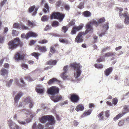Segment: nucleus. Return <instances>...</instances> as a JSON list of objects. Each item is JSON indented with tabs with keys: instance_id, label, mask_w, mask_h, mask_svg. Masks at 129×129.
Masks as SVG:
<instances>
[{
	"instance_id": "37",
	"label": "nucleus",
	"mask_w": 129,
	"mask_h": 129,
	"mask_svg": "<svg viewBox=\"0 0 129 129\" xmlns=\"http://www.w3.org/2000/svg\"><path fill=\"white\" fill-rule=\"evenodd\" d=\"M94 66L95 68L99 69H101L103 67V66L102 64L99 63L95 64Z\"/></svg>"
},
{
	"instance_id": "58",
	"label": "nucleus",
	"mask_w": 129,
	"mask_h": 129,
	"mask_svg": "<svg viewBox=\"0 0 129 129\" xmlns=\"http://www.w3.org/2000/svg\"><path fill=\"white\" fill-rule=\"evenodd\" d=\"M75 20L74 19L73 20L69 23V25L70 26L73 25L75 24Z\"/></svg>"
},
{
	"instance_id": "32",
	"label": "nucleus",
	"mask_w": 129,
	"mask_h": 129,
	"mask_svg": "<svg viewBox=\"0 0 129 129\" xmlns=\"http://www.w3.org/2000/svg\"><path fill=\"white\" fill-rule=\"evenodd\" d=\"M44 7V8L43 9L44 12L45 13H46L47 11H49V7L47 4L46 3L45 4Z\"/></svg>"
},
{
	"instance_id": "56",
	"label": "nucleus",
	"mask_w": 129,
	"mask_h": 129,
	"mask_svg": "<svg viewBox=\"0 0 129 129\" xmlns=\"http://www.w3.org/2000/svg\"><path fill=\"white\" fill-rule=\"evenodd\" d=\"M68 28L66 26H63L62 27V29L64 31V33H65L67 30Z\"/></svg>"
},
{
	"instance_id": "11",
	"label": "nucleus",
	"mask_w": 129,
	"mask_h": 129,
	"mask_svg": "<svg viewBox=\"0 0 129 129\" xmlns=\"http://www.w3.org/2000/svg\"><path fill=\"white\" fill-rule=\"evenodd\" d=\"M68 66H65L63 69L64 72L62 73L61 75V78L63 80H66L68 76L66 75V73L68 70Z\"/></svg>"
},
{
	"instance_id": "6",
	"label": "nucleus",
	"mask_w": 129,
	"mask_h": 129,
	"mask_svg": "<svg viewBox=\"0 0 129 129\" xmlns=\"http://www.w3.org/2000/svg\"><path fill=\"white\" fill-rule=\"evenodd\" d=\"M37 36V35L35 33L31 31H30L27 33L26 35L24 34H22L21 35V37L23 39H28L30 37H36Z\"/></svg>"
},
{
	"instance_id": "19",
	"label": "nucleus",
	"mask_w": 129,
	"mask_h": 129,
	"mask_svg": "<svg viewBox=\"0 0 129 129\" xmlns=\"http://www.w3.org/2000/svg\"><path fill=\"white\" fill-rule=\"evenodd\" d=\"M84 109V107L83 105L82 104H80L77 106L75 109L77 111H82Z\"/></svg>"
},
{
	"instance_id": "13",
	"label": "nucleus",
	"mask_w": 129,
	"mask_h": 129,
	"mask_svg": "<svg viewBox=\"0 0 129 129\" xmlns=\"http://www.w3.org/2000/svg\"><path fill=\"white\" fill-rule=\"evenodd\" d=\"M109 24L107 23L103 26V30L102 33L99 35L100 37H102L103 35H104L105 34V32L109 28Z\"/></svg>"
},
{
	"instance_id": "54",
	"label": "nucleus",
	"mask_w": 129,
	"mask_h": 129,
	"mask_svg": "<svg viewBox=\"0 0 129 129\" xmlns=\"http://www.w3.org/2000/svg\"><path fill=\"white\" fill-rule=\"evenodd\" d=\"M30 114V116L31 118H33L35 115V113L33 112L29 111Z\"/></svg>"
},
{
	"instance_id": "43",
	"label": "nucleus",
	"mask_w": 129,
	"mask_h": 129,
	"mask_svg": "<svg viewBox=\"0 0 129 129\" xmlns=\"http://www.w3.org/2000/svg\"><path fill=\"white\" fill-rule=\"evenodd\" d=\"M118 102V100L117 98H115L113 99L112 100V102L113 104L115 105L117 104Z\"/></svg>"
},
{
	"instance_id": "57",
	"label": "nucleus",
	"mask_w": 129,
	"mask_h": 129,
	"mask_svg": "<svg viewBox=\"0 0 129 129\" xmlns=\"http://www.w3.org/2000/svg\"><path fill=\"white\" fill-rule=\"evenodd\" d=\"M39 7V6L38 7L36 8H35V11L32 14L33 16H35L36 15L37 13V11Z\"/></svg>"
},
{
	"instance_id": "7",
	"label": "nucleus",
	"mask_w": 129,
	"mask_h": 129,
	"mask_svg": "<svg viewBox=\"0 0 129 129\" xmlns=\"http://www.w3.org/2000/svg\"><path fill=\"white\" fill-rule=\"evenodd\" d=\"M47 120L48 122L47 124V126L49 127L50 125H53L55 123V121L54 117L52 116L47 115Z\"/></svg>"
},
{
	"instance_id": "45",
	"label": "nucleus",
	"mask_w": 129,
	"mask_h": 129,
	"mask_svg": "<svg viewBox=\"0 0 129 129\" xmlns=\"http://www.w3.org/2000/svg\"><path fill=\"white\" fill-rule=\"evenodd\" d=\"M51 28V26L50 25H47L44 29V31H47L50 29Z\"/></svg>"
},
{
	"instance_id": "9",
	"label": "nucleus",
	"mask_w": 129,
	"mask_h": 129,
	"mask_svg": "<svg viewBox=\"0 0 129 129\" xmlns=\"http://www.w3.org/2000/svg\"><path fill=\"white\" fill-rule=\"evenodd\" d=\"M84 26V24H82V25L78 26H74L72 29L71 34L72 35L76 34V31H78L79 30L83 28Z\"/></svg>"
},
{
	"instance_id": "53",
	"label": "nucleus",
	"mask_w": 129,
	"mask_h": 129,
	"mask_svg": "<svg viewBox=\"0 0 129 129\" xmlns=\"http://www.w3.org/2000/svg\"><path fill=\"white\" fill-rule=\"evenodd\" d=\"M29 108L30 109H31L32 108H33V106L34 105V103L33 102L32 100L30 101V102L29 103Z\"/></svg>"
},
{
	"instance_id": "47",
	"label": "nucleus",
	"mask_w": 129,
	"mask_h": 129,
	"mask_svg": "<svg viewBox=\"0 0 129 129\" xmlns=\"http://www.w3.org/2000/svg\"><path fill=\"white\" fill-rule=\"evenodd\" d=\"M124 82L125 86H129V80L127 79H126Z\"/></svg>"
},
{
	"instance_id": "41",
	"label": "nucleus",
	"mask_w": 129,
	"mask_h": 129,
	"mask_svg": "<svg viewBox=\"0 0 129 129\" xmlns=\"http://www.w3.org/2000/svg\"><path fill=\"white\" fill-rule=\"evenodd\" d=\"M32 55L35 57H36L37 59H38V56L39 55V54L38 53L36 52H34L31 54Z\"/></svg>"
},
{
	"instance_id": "3",
	"label": "nucleus",
	"mask_w": 129,
	"mask_h": 129,
	"mask_svg": "<svg viewBox=\"0 0 129 129\" xmlns=\"http://www.w3.org/2000/svg\"><path fill=\"white\" fill-rule=\"evenodd\" d=\"M20 43L18 38H15L13 40L10 41L8 43V48L9 49L13 50L16 49Z\"/></svg>"
},
{
	"instance_id": "14",
	"label": "nucleus",
	"mask_w": 129,
	"mask_h": 129,
	"mask_svg": "<svg viewBox=\"0 0 129 129\" xmlns=\"http://www.w3.org/2000/svg\"><path fill=\"white\" fill-rule=\"evenodd\" d=\"M105 19L104 18H102L98 20V22L94 20L91 21V23L95 25L96 26H97L99 23H102L105 21Z\"/></svg>"
},
{
	"instance_id": "1",
	"label": "nucleus",
	"mask_w": 129,
	"mask_h": 129,
	"mask_svg": "<svg viewBox=\"0 0 129 129\" xmlns=\"http://www.w3.org/2000/svg\"><path fill=\"white\" fill-rule=\"evenodd\" d=\"M59 88L57 87L53 86L51 87L48 89L47 92L49 94L52 95L51 97V100L54 102H57L62 99V97L61 95H56V96H54L55 94L58 93Z\"/></svg>"
},
{
	"instance_id": "63",
	"label": "nucleus",
	"mask_w": 129,
	"mask_h": 129,
	"mask_svg": "<svg viewBox=\"0 0 129 129\" xmlns=\"http://www.w3.org/2000/svg\"><path fill=\"white\" fill-rule=\"evenodd\" d=\"M4 67L7 68H8L9 67V64L8 63H6L4 65Z\"/></svg>"
},
{
	"instance_id": "28",
	"label": "nucleus",
	"mask_w": 129,
	"mask_h": 129,
	"mask_svg": "<svg viewBox=\"0 0 129 129\" xmlns=\"http://www.w3.org/2000/svg\"><path fill=\"white\" fill-rule=\"evenodd\" d=\"M47 115L41 117L40 119V121L42 123H45L47 120Z\"/></svg>"
},
{
	"instance_id": "5",
	"label": "nucleus",
	"mask_w": 129,
	"mask_h": 129,
	"mask_svg": "<svg viewBox=\"0 0 129 129\" xmlns=\"http://www.w3.org/2000/svg\"><path fill=\"white\" fill-rule=\"evenodd\" d=\"M70 99L71 101L74 103H77L79 100L78 95L75 93H71L70 95Z\"/></svg>"
},
{
	"instance_id": "12",
	"label": "nucleus",
	"mask_w": 129,
	"mask_h": 129,
	"mask_svg": "<svg viewBox=\"0 0 129 129\" xmlns=\"http://www.w3.org/2000/svg\"><path fill=\"white\" fill-rule=\"evenodd\" d=\"M83 35H85L84 32L80 33L75 38V42L77 43L82 42L83 41V39L81 37Z\"/></svg>"
},
{
	"instance_id": "51",
	"label": "nucleus",
	"mask_w": 129,
	"mask_h": 129,
	"mask_svg": "<svg viewBox=\"0 0 129 129\" xmlns=\"http://www.w3.org/2000/svg\"><path fill=\"white\" fill-rule=\"evenodd\" d=\"M25 79L26 80H28L29 81H34V80H33L31 77L29 76H26L25 78Z\"/></svg>"
},
{
	"instance_id": "42",
	"label": "nucleus",
	"mask_w": 129,
	"mask_h": 129,
	"mask_svg": "<svg viewBox=\"0 0 129 129\" xmlns=\"http://www.w3.org/2000/svg\"><path fill=\"white\" fill-rule=\"evenodd\" d=\"M18 33L15 30H13L12 31V35L13 36H17L18 35Z\"/></svg>"
},
{
	"instance_id": "39",
	"label": "nucleus",
	"mask_w": 129,
	"mask_h": 129,
	"mask_svg": "<svg viewBox=\"0 0 129 129\" xmlns=\"http://www.w3.org/2000/svg\"><path fill=\"white\" fill-rule=\"evenodd\" d=\"M116 27L117 28L121 29L123 27V25L121 23H118L116 25Z\"/></svg>"
},
{
	"instance_id": "49",
	"label": "nucleus",
	"mask_w": 129,
	"mask_h": 129,
	"mask_svg": "<svg viewBox=\"0 0 129 129\" xmlns=\"http://www.w3.org/2000/svg\"><path fill=\"white\" fill-rule=\"evenodd\" d=\"M50 51L53 54L56 52V51L55 50L54 47H52L50 48Z\"/></svg>"
},
{
	"instance_id": "25",
	"label": "nucleus",
	"mask_w": 129,
	"mask_h": 129,
	"mask_svg": "<svg viewBox=\"0 0 129 129\" xmlns=\"http://www.w3.org/2000/svg\"><path fill=\"white\" fill-rule=\"evenodd\" d=\"M83 14L84 17H90L91 15V13L87 11L84 12L83 13Z\"/></svg>"
},
{
	"instance_id": "26",
	"label": "nucleus",
	"mask_w": 129,
	"mask_h": 129,
	"mask_svg": "<svg viewBox=\"0 0 129 129\" xmlns=\"http://www.w3.org/2000/svg\"><path fill=\"white\" fill-rule=\"evenodd\" d=\"M32 100L30 98L27 97L24 100L23 103L25 105L28 104Z\"/></svg>"
},
{
	"instance_id": "16",
	"label": "nucleus",
	"mask_w": 129,
	"mask_h": 129,
	"mask_svg": "<svg viewBox=\"0 0 129 129\" xmlns=\"http://www.w3.org/2000/svg\"><path fill=\"white\" fill-rule=\"evenodd\" d=\"M124 17L123 18H125L124 22L125 24L126 25L129 24V15L127 13H123Z\"/></svg>"
},
{
	"instance_id": "35",
	"label": "nucleus",
	"mask_w": 129,
	"mask_h": 129,
	"mask_svg": "<svg viewBox=\"0 0 129 129\" xmlns=\"http://www.w3.org/2000/svg\"><path fill=\"white\" fill-rule=\"evenodd\" d=\"M56 63V61L55 60H51L48 61V64L50 65H55Z\"/></svg>"
},
{
	"instance_id": "21",
	"label": "nucleus",
	"mask_w": 129,
	"mask_h": 129,
	"mask_svg": "<svg viewBox=\"0 0 129 129\" xmlns=\"http://www.w3.org/2000/svg\"><path fill=\"white\" fill-rule=\"evenodd\" d=\"M8 74V70L3 68L1 71V74L3 76H7Z\"/></svg>"
},
{
	"instance_id": "22",
	"label": "nucleus",
	"mask_w": 129,
	"mask_h": 129,
	"mask_svg": "<svg viewBox=\"0 0 129 129\" xmlns=\"http://www.w3.org/2000/svg\"><path fill=\"white\" fill-rule=\"evenodd\" d=\"M112 71V67H110L106 69L105 71V73L106 75L108 76L109 75Z\"/></svg>"
},
{
	"instance_id": "59",
	"label": "nucleus",
	"mask_w": 129,
	"mask_h": 129,
	"mask_svg": "<svg viewBox=\"0 0 129 129\" xmlns=\"http://www.w3.org/2000/svg\"><path fill=\"white\" fill-rule=\"evenodd\" d=\"M4 41V37L0 35V43H3Z\"/></svg>"
},
{
	"instance_id": "38",
	"label": "nucleus",
	"mask_w": 129,
	"mask_h": 129,
	"mask_svg": "<svg viewBox=\"0 0 129 129\" xmlns=\"http://www.w3.org/2000/svg\"><path fill=\"white\" fill-rule=\"evenodd\" d=\"M13 81V80L11 79L10 81L8 82L6 84V86L9 87L12 84V83Z\"/></svg>"
},
{
	"instance_id": "60",
	"label": "nucleus",
	"mask_w": 129,
	"mask_h": 129,
	"mask_svg": "<svg viewBox=\"0 0 129 129\" xmlns=\"http://www.w3.org/2000/svg\"><path fill=\"white\" fill-rule=\"evenodd\" d=\"M109 111L107 110L106 111L105 113V114L106 115V117H108L109 116Z\"/></svg>"
},
{
	"instance_id": "10",
	"label": "nucleus",
	"mask_w": 129,
	"mask_h": 129,
	"mask_svg": "<svg viewBox=\"0 0 129 129\" xmlns=\"http://www.w3.org/2000/svg\"><path fill=\"white\" fill-rule=\"evenodd\" d=\"M91 24H92L91 23V21L86 24V29L85 31L84 32L85 35L89 32L90 33H92L93 28L91 26Z\"/></svg>"
},
{
	"instance_id": "2",
	"label": "nucleus",
	"mask_w": 129,
	"mask_h": 129,
	"mask_svg": "<svg viewBox=\"0 0 129 129\" xmlns=\"http://www.w3.org/2000/svg\"><path fill=\"white\" fill-rule=\"evenodd\" d=\"M71 67L75 70L74 77L75 80L77 81H79L80 79L79 77L80 75L82 73L81 68L82 66L79 63H77L76 62H74L70 64Z\"/></svg>"
},
{
	"instance_id": "36",
	"label": "nucleus",
	"mask_w": 129,
	"mask_h": 129,
	"mask_svg": "<svg viewBox=\"0 0 129 129\" xmlns=\"http://www.w3.org/2000/svg\"><path fill=\"white\" fill-rule=\"evenodd\" d=\"M59 41L62 43H69V41L66 39H63L62 38H60L59 39Z\"/></svg>"
},
{
	"instance_id": "31",
	"label": "nucleus",
	"mask_w": 129,
	"mask_h": 129,
	"mask_svg": "<svg viewBox=\"0 0 129 129\" xmlns=\"http://www.w3.org/2000/svg\"><path fill=\"white\" fill-rule=\"evenodd\" d=\"M118 9H119V14L120 17L121 18H122L124 17L123 14L122 13V11H123V9L122 8L118 7L117 8Z\"/></svg>"
},
{
	"instance_id": "24",
	"label": "nucleus",
	"mask_w": 129,
	"mask_h": 129,
	"mask_svg": "<svg viewBox=\"0 0 129 129\" xmlns=\"http://www.w3.org/2000/svg\"><path fill=\"white\" fill-rule=\"evenodd\" d=\"M129 112V106L128 105L125 106L123 108L122 112L124 114Z\"/></svg>"
},
{
	"instance_id": "17",
	"label": "nucleus",
	"mask_w": 129,
	"mask_h": 129,
	"mask_svg": "<svg viewBox=\"0 0 129 129\" xmlns=\"http://www.w3.org/2000/svg\"><path fill=\"white\" fill-rule=\"evenodd\" d=\"M24 56L23 55H21L19 52H17L15 55V58L17 61L23 59Z\"/></svg>"
},
{
	"instance_id": "46",
	"label": "nucleus",
	"mask_w": 129,
	"mask_h": 129,
	"mask_svg": "<svg viewBox=\"0 0 129 129\" xmlns=\"http://www.w3.org/2000/svg\"><path fill=\"white\" fill-rule=\"evenodd\" d=\"M48 42V41L47 40L44 39L43 40H41L39 41V43H40L44 44L47 43Z\"/></svg>"
},
{
	"instance_id": "55",
	"label": "nucleus",
	"mask_w": 129,
	"mask_h": 129,
	"mask_svg": "<svg viewBox=\"0 0 129 129\" xmlns=\"http://www.w3.org/2000/svg\"><path fill=\"white\" fill-rule=\"evenodd\" d=\"M111 52H109L106 53L105 55V57H109L111 56Z\"/></svg>"
},
{
	"instance_id": "30",
	"label": "nucleus",
	"mask_w": 129,
	"mask_h": 129,
	"mask_svg": "<svg viewBox=\"0 0 129 129\" xmlns=\"http://www.w3.org/2000/svg\"><path fill=\"white\" fill-rule=\"evenodd\" d=\"M124 114L122 112V113H119L116 116L114 117L113 120L114 121H116L118 120L119 118L122 117Z\"/></svg>"
},
{
	"instance_id": "29",
	"label": "nucleus",
	"mask_w": 129,
	"mask_h": 129,
	"mask_svg": "<svg viewBox=\"0 0 129 129\" xmlns=\"http://www.w3.org/2000/svg\"><path fill=\"white\" fill-rule=\"evenodd\" d=\"M36 90L38 93H41L43 92L44 89V88H41L40 87L37 86L36 88Z\"/></svg>"
},
{
	"instance_id": "27",
	"label": "nucleus",
	"mask_w": 129,
	"mask_h": 129,
	"mask_svg": "<svg viewBox=\"0 0 129 129\" xmlns=\"http://www.w3.org/2000/svg\"><path fill=\"white\" fill-rule=\"evenodd\" d=\"M38 48L39 50L41 52H45L47 51L45 46H41L39 45L38 46Z\"/></svg>"
},
{
	"instance_id": "15",
	"label": "nucleus",
	"mask_w": 129,
	"mask_h": 129,
	"mask_svg": "<svg viewBox=\"0 0 129 129\" xmlns=\"http://www.w3.org/2000/svg\"><path fill=\"white\" fill-rule=\"evenodd\" d=\"M23 93L22 92L18 93L15 97L14 101L15 103H17L21 97L22 96Z\"/></svg>"
},
{
	"instance_id": "33",
	"label": "nucleus",
	"mask_w": 129,
	"mask_h": 129,
	"mask_svg": "<svg viewBox=\"0 0 129 129\" xmlns=\"http://www.w3.org/2000/svg\"><path fill=\"white\" fill-rule=\"evenodd\" d=\"M29 121H28V120H26V122L25 121H22L19 120H18V122L20 124L25 125L27 124V123H28L30 122L31 119H29Z\"/></svg>"
},
{
	"instance_id": "8",
	"label": "nucleus",
	"mask_w": 129,
	"mask_h": 129,
	"mask_svg": "<svg viewBox=\"0 0 129 129\" xmlns=\"http://www.w3.org/2000/svg\"><path fill=\"white\" fill-rule=\"evenodd\" d=\"M8 124L10 129H21V128L18 125L14 123L11 120L8 121Z\"/></svg>"
},
{
	"instance_id": "44",
	"label": "nucleus",
	"mask_w": 129,
	"mask_h": 129,
	"mask_svg": "<svg viewBox=\"0 0 129 129\" xmlns=\"http://www.w3.org/2000/svg\"><path fill=\"white\" fill-rule=\"evenodd\" d=\"M35 8V6L34 5L31 7L29 8V12L30 13L32 12L34 10Z\"/></svg>"
},
{
	"instance_id": "64",
	"label": "nucleus",
	"mask_w": 129,
	"mask_h": 129,
	"mask_svg": "<svg viewBox=\"0 0 129 129\" xmlns=\"http://www.w3.org/2000/svg\"><path fill=\"white\" fill-rule=\"evenodd\" d=\"M65 9L67 10H69L70 9V6L69 5H66L64 6Z\"/></svg>"
},
{
	"instance_id": "23",
	"label": "nucleus",
	"mask_w": 129,
	"mask_h": 129,
	"mask_svg": "<svg viewBox=\"0 0 129 129\" xmlns=\"http://www.w3.org/2000/svg\"><path fill=\"white\" fill-rule=\"evenodd\" d=\"M92 112V110L91 109H89L86 112H85L81 116V117H84L85 116L90 115Z\"/></svg>"
},
{
	"instance_id": "18",
	"label": "nucleus",
	"mask_w": 129,
	"mask_h": 129,
	"mask_svg": "<svg viewBox=\"0 0 129 129\" xmlns=\"http://www.w3.org/2000/svg\"><path fill=\"white\" fill-rule=\"evenodd\" d=\"M43 126L39 123L37 125L36 123H35L33 126V129H43Z\"/></svg>"
},
{
	"instance_id": "20",
	"label": "nucleus",
	"mask_w": 129,
	"mask_h": 129,
	"mask_svg": "<svg viewBox=\"0 0 129 129\" xmlns=\"http://www.w3.org/2000/svg\"><path fill=\"white\" fill-rule=\"evenodd\" d=\"M60 82V81L57 80V79L53 78L51 79L48 82V84H50L55 82L57 83H59Z\"/></svg>"
},
{
	"instance_id": "40",
	"label": "nucleus",
	"mask_w": 129,
	"mask_h": 129,
	"mask_svg": "<svg viewBox=\"0 0 129 129\" xmlns=\"http://www.w3.org/2000/svg\"><path fill=\"white\" fill-rule=\"evenodd\" d=\"M52 25L53 26H57L59 25V23L58 22L56 21H54L53 22L52 24Z\"/></svg>"
},
{
	"instance_id": "50",
	"label": "nucleus",
	"mask_w": 129,
	"mask_h": 129,
	"mask_svg": "<svg viewBox=\"0 0 129 129\" xmlns=\"http://www.w3.org/2000/svg\"><path fill=\"white\" fill-rule=\"evenodd\" d=\"M78 8L80 9L83 8L84 7V5L83 3H81L78 6Z\"/></svg>"
},
{
	"instance_id": "48",
	"label": "nucleus",
	"mask_w": 129,
	"mask_h": 129,
	"mask_svg": "<svg viewBox=\"0 0 129 129\" xmlns=\"http://www.w3.org/2000/svg\"><path fill=\"white\" fill-rule=\"evenodd\" d=\"M13 27L14 28H20L19 25L17 23H14L13 26Z\"/></svg>"
},
{
	"instance_id": "34",
	"label": "nucleus",
	"mask_w": 129,
	"mask_h": 129,
	"mask_svg": "<svg viewBox=\"0 0 129 129\" xmlns=\"http://www.w3.org/2000/svg\"><path fill=\"white\" fill-rule=\"evenodd\" d=\"M48 19V17L46 15L43 16L41 18V20L42 21L45 22L47 21Z\"/></svg>"
},
{
	"instance_id": "4",
	"label": "nucleus",
	"mask_w": 129,
	"mask_h": 129,
	"mask_svg": "<svg viewBox=\"0 0 129 129\" xmlns=\"http://www.w3.org/2000/svg\"><path fill=\"white\" fill-rule=\"evenodd\" d=\"M64 17V15L59 12L54 13L51 15V19L53 18L58 19L60 21H61Z\"/></svg>"
},
{
	"instance_id": "52",
	"label": "nucleus",
	"mask_w": 129,
	"mask_h": 129,
	"mask_svg": "<svg viewBox=\"0 0 129 129\" xmlns=\"http://www.w3.org/2000/svg\"><path fill=\"white\" fill-rule=\"evenodd\" d=\"M22 67L23 69H27L28 67V65L24 63H22Z\"/></svg>"
},
{
	"instance_id": "61",
	"label": "nucleus",
	"mask_w": 129,
	"mask_h": 129,
	"mask_svg": "<svg viewBox=\"0 0 129 129\" xmlns=\"http://www.w3.org/2000/svg\"><path fill=\"white\" fill-rule=\"evenodd\" d=\"M61 2L60 1H58L57 3H56V6L57 7H59L61 4Z\"/></svg>"
},
{
	"instance_id": "62",
	"label": "nucleus",
	"mask_w": 129,
	"mask_h": 129,
	"mask_svg": "<svg viewBox=\"0 0 129 129\" xmlns=\"http://www.w3.org/2000/svg\"><path fill=\"white\" fill-rule=\"evenodd\" d=\"M124 121H120L118 123V125L119 126H121L123 125Z\"/></svg>"
}]
</instances>
